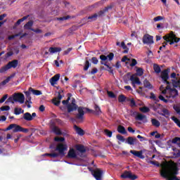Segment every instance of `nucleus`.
<instances>
[{"instance_id": "f257e3e1", "label": "nucleus", "mask_w": 180, "mask_h": 180, "mask_svg": "<svg viewBox=\"0 0 180 180\" xmlns=\"http://www.w3.org/2000/svg\"><path fill=\"white\" fill-rule=\"evenodd\" d=\"M162 170L160 171V175L162 178H166L167 180H180L175 175H178V165L169 160L167 162L163 163L161 165Z\"/></svg>"}, {"instance_id": "f03ea898", "label": "nucleus", "mask_w": 180, "mask_h": 180, "mask_svg": "<svg viewBox=\"0 0 180 180\" xmlns=\"http://www.w3.org/2000/svg\"><path fill=\"white\" fill-rule=\"evenodd\" d=\"M71 96H72V94L71 93L68 94V98L67 100H63L62 101L63 105H68V112L71 113V112H74V110L78 111V114L76 115V119L77 120H84V115H85V112H84V109H85L83 107H78V105L76 103L75 98H72L71 103L68 104L70 102V99H71Z\"/></svg>"}, {"instance_id": "7ed1b4c3", "label": "nucleus", "mask_w": 180, "mask_h": 180, "mask_svg": "<svg viewBox=\"0 0 180 180\" xmlns=\"http://www.w3.org/2000/svg\"><path fill=\"white\" fill-rule=\"evenodd\" d=\"M170 84H167L166 89L162 91L166 98H176L178 96V90L174 88H171Z\"/></svg>"}, {"instance_id": "20e7f679", "label": "nucleus", "mask_w": 180, "mask_h": 180, "mask_svg": "<svg viewBox=\"0 0 180 180\" xmlns=\"http://www.w3.org/2000/svg\"><path fill=\"white\" fill-rule=\"evenodd\" d=\"M163 39L165 41H169L170 46H172L174 43H179L180 41V38L176 37V35L172 31L165 35Z\"/></svg>"}, {"instance_id": "39448f33", "label": "nucleus", "mask_w": 180, "mask_h": 180, "mask_svg": "<svg viewBox=\"0 0 180 180\" xmlns=\"http://www.w3.org/2000/svg\"><path fill=\"white\" fill-rule=\"evenodd\" d=\"M13 133H18L19 131H20L21 133H28L29 132V129H26V128H23L22 127H20L18 124H10L6 129V130H12Z\"/></svg>"}, {"instance_id": "423d86ee", "label": "nucleus", "mask_w": 180, "mask_h": 180, "mask_svg": "<svg viewBox=\"0 0 180 180\" xmlns=\"http://www.w3.org/2000/svg\"><path fill=\"white\" fill-rule=\"evenodd\" d=\"M169 69H165L161 72L160 77L162 78V81L163 84H166L167 85H171V79L169 77Z\"/></svg>"}, {"instance_id": "0eeeda50", "label": "nucleus", "mask_w": 180, "mask_h": 180, "mask_svg": "<svg viewBox=\"0 0 180 180\" xmlns=\"http://www.w3.org/2000/svg\"><path fill=\"white\" fill-rule=\"evenodd\" d=\"M131 116H132V117H135L136 120L143 122V123H147V122H148V120H147V116L138 112L137 111H131Z\"/></svg>"}, {"instance_id": "6e6552de", "label": "nucleus", "mask_w": 180, "mask_h": 180, "mask_svg": "<svg viewBox=\"0 0 180 180\" xmlns=\"http://www.w3.org/2000/svg\"><path fill=\"white\" fill-rule=\"evenodd\" d=\"M68 147L67 146V145L63 144V143H58L56 146V151H58L59 154V155H62V157H64V155H65V151H67Z\"/></svg>"}, {"instance_id": "1a4fd4ad", "label": "nucleus", "mask_w": 180, "mask_h": 180, "mask_svg": "<svg viewBox=\"0 0 180 180\" xmlns=\"http://www.w3.org/2000/svg\"><path fill=\"white\" fill-rule=\"evenodd\" d=\"M142 41H143V44H148V46L154 44V37H153L148 34H146L143 35V37L142 38Z\"/></svg>"}, {"instance_id": "9d476101", "label": "nucleus", "mask_w": 180, "mask_h": 180, "mask_svg": "<svg viewBox=\"0 0 180 180\" xmlns=\"http://www.w3.org/2000/svg\"><path fill=\"white\" fill-rule=\"evenodd\" d=\"M93 176H94L96 180H102V175H103V172L99 169L96 168V169H90Z\"/></svg>"}, {"instance_id": "9b49d317", "label": "nucleus", "mask_w": 180, "mask_h": 180, "mask_svg": "<svg viewBox=\"0 0 180 180\" xmlns=\"http://www.w3.org/2000/svg\"><path fill=\"white\" fill-rule=\"evenodd\" d=\"M121 178H122V179H127L128 178L129 179L134 180L138 179L139 176L131 174V171H124V174H121Z\"/></svg>"}, {"instance_id": "f8f14e48", "label": "nucleus", "mask_w": 180, "mask_h": 180, "mask_svg": "<svg viewBox=\"0 0 180 180\" xmlns=\"http://www.w3.org/2000/svg\"><path fill=\"white\" fill-rule=\"evenodd\" d=\"M14 97V102H19V103H25V95L22 93H15L13 95Z\"/></svg>"}, {"instance_id": "ddd939ff", "label": "nucleus", "mask_w": 180, "mask_h": 180, "mask_svg": "<svg viewBox=\"0 0 180 180\" xmlns=\"http://www.w3.org/2000/svg\"><path fill=\"white\" fill-rule=\"evenodd\" d=\"M36 116H37L36 112H32V114H30V112H25L22 116V119L27 122H32V120H33Z\"/></svg>"}, {"instance_id": "4468645a", "label": "nucleus", "mask_w": 180, "mask_h": 180, "mask_svg": "<svg viewBox=\"0 0 180 180\" xmlns=\"http://www.w3.org/2000/svg\"><path fill=\"white\" fill-rule=\"evenodd\" d=\"M108 58V61H112V60L115 58V53L111 52L107 56L105 55L100 56V60H101V63H104V61H106Z\"/></svg>"}, {"instance_id": "2eb2a0df", "label": "nucleus", "mask_w": 180, "mask_h": 180, "mask_svg": "<svg viewBox=\"0 0 180 180\" xmlns=\"http://www.w3.org/2000/svg\"><path fill=\"white\" fill-rule=\"evenodd\" d=\"M51 129L53 133L56 134V136H61V135L65 136V134L63 133L61 131V129H60V128H58V127L54 126V124H53L51 125Z\"/></svg>"}, {"instance_id": "dca6fc26", "label": "nucleus", "mask_w": 180, "mask_h": 180, "mask_svg": "<svg viewBox=\"0 0 180 180\" xmlns=\"http://www.w3.org/2000/svg\"><path fill=\"white\" fill-rule=\"evenodd\" d=\"M131 154H133V155H135V157H138V158H141V160H144V155H143V151H137L134 150H130Z\"/></svg>"}, {"instance_id": "f3484780", "label": "nucleus", "mask_w": 180, "mask_h": 180, "mask_svg": "<svg viewBox=\"0 0 180 180\" xmlns=\"http://www.w3.org/2000/svg\"><path fill=\"white\" fill-rule=\"evenodd\" d=\"M58 79H60V74H56L50 79L49 82L52 86H54Z\"/></svg>"}, {"instance_id": "a211bd4d", "label": "nucleus", "mask_w": 180, "mask_h": 180, "mask_svg": "<svg viewBox=\"0 0 180 180\" xmlns=\"http://www.w3.org/2000/svg\"><path fill=\"white\" fill-rule=\"evenodd\" d=\"M130 81L132 84H136V85H141V82H140V78L136 77L134 75H131Z\"/></svg>"}, {"instance_id": "6ab92c4d", "label": "nucleus", "mask_w": 180, "mask_h": 180, "mask_svg": "<svg viewBox=\"0 0 180 180\" xmlns=\"http://www.w3.org/2000/svg\"><path fill=\"white\" fill-rule=\"evenodd\" d=\"M34 22L33 20H30L27 23L24 25V29L25 30H33V25Z\"/></svg>"}, {"instance_id": "aec40b11", "label": "nucleus", "mask_w": 180, "mask_h": 180, "mask_svg": "<svg viewBox=\"0 0 180 180\" xmlns=\"http://www.w3.org/2000/svg\"><path fill=\"white\" fill-rule=\"evenodd\" d=\"M19 64V60H13L12 61L8 62L7 65H8V68H16Z\"/></svg>"}, {"instance_id": "412c9836", "label": "nucleus", "mask_w": 180, "mask_h": 180, "mask_svg": "<svg viewBox=\"0 0 180 180\" xmlns=\"http://www.w3.org/2000/svg\"><path fill=\"white\" fill-rule=\"evenodd\" d=\"M136 141H137V139L133 138V136H129L127 140V144H129V146H134Z\"/></svg>"}, {"instance_id": "4be33fe9", "label": "nucleus", "mask_w": 180, "mask_h": 180, "mask_svg": "<svg viewBox=\"0 0 180 180\" xmlns=\"http://www.w3.org/2000/svg\"><path fill=\"white\" fill-rule=\"evenodd\" d=\"M29 16L30 15H25L22 17L21 19H19L18 20H17V22L14 24L13 29H16V27L19 26V25H20L22 22H25V20H26V19H27Z\"/></svg>"}, {"instance_id": "5701e85b", "label": "nucleus", "mask_w": 180, "mask_h": 180, "mask_svg": "<svg viewBox=\"0 0 180 180\" xmlns=\"http://www.w3.org/2000/svg\"><path fill=\"white\" fill-rule=\"evenodd\" d=\"M68 158H77V153H75V150L74 148L69 150L68 153Z\"/></svg>"}, {"instance_id": "b1692460", "label": "nucleus", "mask_w": 180, "mask_h": 180, "mask_svg": "<svg viewBox=\"0 0 180 180\" xmlns=\"http://www.w3.org/2000/svg\"><path fill=\"white\" fill-rule=\"evenodd\" d=\"M74 129L76 133L79 134V136H84V134H85V131H84V129H82L81 127L77 125H74Z\"/></svg>"}, {"instance_id": "393cba45", "label": "nucleus", "mask_w": 180, "mask_h": 180, "mask_svg": "<svg viewBox=\"0 0 180 180\" xmlns=\"http://www.w3.org/2000/svg\"><path fill=\"white\" fill-rule=\"evenodd\" d=\"M30 90L25 92V96H26V101H25V105H27V103H32V96H30Z\"/></svg>"}, {"instance_id": "a878e982", "label": "nucleus", "mask_w": 180, "mask_h": 180, "mask_svg": "<svg viewBox=\"0 0 180 180\" xmlns=\"http://www.w3.org/2000/svg\"><path fill=\"white\" fill-rule=\"evenodd\" d=\"M51 54H54V53H60L61 51V48L60 47H50L49 49Z\"/></svg>"}, {"instance_id": "bb28decb", "label": "nucleus", "mask_w": 180, "mask_h": 180, "mask_svg": "<svg viewBox=\"0 0 180 180\" xmlns=\"http://www.w3.org/2000/svg\"><path fill=\"white\" fill-rule=\"evenodd\" d=\"M117 131L121 134H127V131H126V128L122 125H119L117 127Z\"/></svg>"}, {"instance_id": "cd10ccee", "label": "nucleus", "mask_w": 180, "mask_h": 180, "mask_svg": "<svg viewBox=\"0 0 180 180\" xmlns=\"http://www.w3.org/2000/svg\"><path fill=\"white\" fill-rule=\"evenodd\" d=\"M151 123H152V126H154L155 127H160V126H161V123L160 122V121H158L155 118L151 119Z\"/></svg>"}, {"instance_id": "c85d7f7f", "label": "nucleus", "mask_w": 180, "mask_h": 180, "mask_svg": "<svg viewBox=\"0 0 180 180\" xmlns=\"http://www.w3.org/2000/svg\"><path fill=\"white\" fill-rule=\"evenodd\" d=\"M29 91L33 94V95H36L37 96H39L42 94L41 91L39 90H35L33 88L30 87L29 89Z\"/></svg>"}, {"instance_id": "c756f323", "label": "nucleus", "mask_w": 180, "mask_h": 180, "mask_svg": "<svg viewBox=\"0 0 180 180\" xmlns=\"http://www.w3.org/2000/svg\"><path fill=\"white\" fill-rule=\"evenodd\" d=\"M143 86L145 88H148V89H153V85L147 79L143 81Z\"/></svg>"}, {"instance_id": "7c9ffc66", "label": "nucleus", "mask_w": 180, "mask_h": 180, "mask_svg": "<svg viewBox=\"0 0 180 180\" xmlns=\"http://www.w3.org/2000/svg\"><path fill=\"white\" fill-rule=\"evenodd\" d=\"M76 150H77V151H79V153H86V149H85V146L82 145H77L76 146Z\"/></svg>"}, {"instance_id": "2f4dec72", "label": "nucleus", "mask_w": 180, "mask_h": 180, "mask_svg": "<svg viewBox=\"0 0 180 180\" xmlns=\"http://www.w3.org/2000/svg\"><path fill=\"white\" fill-rule=\"evenodd\" d=\"M101 65H105V67H107V68H108V72H110V74H113V68L108 65V62H101Z\"/></svg>"}, {"instance_id": "473e14b6", "label": "nucleus", "mask_w": 180, "mask_h": 180, "mask_svg": "<svg viewBox=\"0 0 180 180\" xmlns=\"http://www.w3.org/2000/svg\"><path fill=\"white\" fill-rule=\"evenodd\" d=\"M109 9H112V7L111 6L105 7L103 10H101L98 13V15L102 16V15H104L105 13H106V12H108Z\"/></svg>"}, {"instance_id": "72a5a7b5", "label": "nucleus", "mask_w": 180, "mask_h": 180, "mask_svg": "<svg viewBox=\"0 0 180 180\" xmlns=\"http://www.w3.org/2000/svg\"><path fill=\"white\" fill-rule=\"evenodd\" d=\"M13 77H15V75H11L9 77H8L6 79L1 82V85H6V84H8V82H9V81H11L12 78H13Z\"/></svg>"}, {"instance_id": "f704fd0d", "label": "nucleus", "mask_w": 180, "mask_h": 180, "mask_svg": "<svg viewBox=\"0 0 180 180\" xmlns=\"http://www.w3.org/2000/svg\"><path fill=\"white\" fill-rule=\"evenodd\" d=\"M45 155H46L47 157H51V158H57L60 157V154L57 153H45Z\"/></svg>"}, {"instance_id": "c9c22d12", "label": "nucleus", "mask_w": 180, "mask_h": 180, "mask_svg": "<svg viewBox=\"0 0 180 180\" xmlns=\"http://www.w3.org/2000/svg\"><path fill=\"white\" fill-rule=\"evenodd\" d=\"M8 70H11L8 65H6L3 66L1 68H0V74H4V72H6Z\"/></svg>"}, {"instance_id": "e433bc0d", "label": "nucleus", "mask_w": 180, "mask_h": 180, "mask_svg": "<svg viewBox=\"0 0 180 180\" xmlns=\"http://www.w3.org/2000/svg\"><path fill=\"white\" fill-rule=\"evenodd\" d=\"M153 70L156 74H160V72H161V68H160V65L158 64L153 65Z\"/></svg>"}, {"instance_id": "4c0bfd02", "label": "nucleus", "mask_w": 180, "mask_h": 180, "mask_svg": "<svg viewBox=\"0 0 180 180\" xmlns=\"http://www.w3.org/2000/svg\"><path fill=\"white\" fill-rule=\"evenodd\" d=\"M126 96L123 94H121L118 96V102L120 103H123V102H126Z\"/></svg>"}, {"instance_id": "58836bf2", "label": "nucleus", "mask_w": 180, "mask_h": 180, "mask_svg": "<svg viewBox=\"0 0 180 180\" xmlns=\"http://www.w3.org/2000/svg\"><path fill=\"white\" fill-rule=\"evenodd\" d=\"M54 141H57L58 143H63L65 141V138L56 136L54 138Z\"/></svg>"}, {"instance_id": "ea45409f", "label": "nucleus", "mask_w": 180, "mask_h": 180, "mask_svg": "<svg viewBox=\"0 0 180 180\" xmlns=\"http://www.w3.org/2000/svg\"><path fill=\"white\" fill-rule=\"evenodd\" d=\"M104 134L107 136V137H112V134H113V132L109 129H104Z\"/></svg>"}, {"instance_id": "a19ab883", "label": "nucleus", "mask_w": 180, "mask_h": 180, "mask_svg": "<svg viewBox=\"0 0 180 180\" xmlns=\"http://www.w3.org/2000/svg\"><path fill=\"white\" fill-rule=\"evenodd\" d=\"M173 109L175 110V112L178 114L180 115V105L176 104L173 106Z\"/></svg>"}, {"instance_id": "79ce46f5", "label": "nucleus", "mask_w": 180, "mask_h": 180, "mask_svg": "<svg viewBox=\"0 0 180 180\" xmlns=\"http://www.w3.org/2000/svg\"><path fill=\"white\" fill-rule=\"evenodd\" d=\"M139 110H141V112H143V113H148V112H150V108L146 106L140 108Z\"/></svg>"}, {"instance_id": "37998d69", "label": "nucleus", "mask_w": 180, "mask_h": 180, "mask_svg": "<svg viewBox=\"0 0 180 180\" xmlns=\"http://www.w3.org/2000/svg\"><path fill=\"white\" fill-rule=\"evenodd\" d=\"M172 143L174 144H177V146H179V147H180V138L179 137H175L173 140H172Z\"/></svg>"}, {"instance_id": "c03bdc74", "label": "nucleus", "mask_w": 180, "mask_h": 180, "mask_svg": "<svg viewBox=\"0 0 180 180\" xmlns=\"http://www.w3.org/2000/svg\"><path fill=\"white\" fill-rule=\"evenodd\" d=\"M136 74L137 75H139V77H141V75L144 74V70H143V68H139L136 70Z\"/></svg>"}, {"instance_id": "a18cd8bd", "label": "nucleus", "mask_w": 180, "mask_h": 180, "mask_svg": "<svg viewBox=\"0 0 180 180\" xmlns=\"http://www.w3.org/2000/svg\"><path fill=\"white\" fill-rule=\"evenodd\" d=\"M94 109L96 111V115H100L102 113V111H101V108H99V106H98V105H94Z\"/></svg>"}, {"instance_id": "49530a36", "label": "nucleus", "mask_w": 180, "mask_h": 180, "mask_svg": "<svg viewBox=\"0 0 180 180\" xmlns=\"http://www.w3.org/2000/svg\"><path fill=\"white\" fill-rule=\"evenodd\" d=\"M52 102L55 106H60V103H61V101L56 98L53 99Z\"/></svg>"}, {"instance_id": "de8ad7c7", "label": "nucleus", "mask_w": 180, "mask_h": 180, "mask_svg": "<svg viewBox=\"0 0 180 180\" xmlns=\"http://www.w3.org/2000/svg\"><path fill=\"white\" fill-rule=\"evenodd\" d=\"M11 110V107L9 105H4L0 108V110L1 112H5Z\"/></svg>"}, {"instance_id": "09e8293b", "label": "nucleus", "mask_w": 180, "mask_h": 180, "mask_svg": "<svg viewBox=\"0 0 180 180\" xmlns=\"http://www.w3.org/2000/svg\"><path fill=\"white\" fill-rule=\"evenodd\" d=\"M68 19H71V16L70 15H67V16H64V17H60V18H58L57 20H68Z\"/></svg>"}, {"instance_id": "8fccbe9b", "label": "nucleus", "mask_w": 180, "mask_h": 180, "mask_svg": "<svg viewBox=\"0 0 180 180\" xmlns=\"http://www.w3.org/2000/svg\"><path fill=\"white\" fill-rule=\"evenodd\" d=\"M91 64L89 63V60H86L85 65L84 67V71H88V68H89V66Z\"/></svg>"}, {"instance_id": "3c124183", "label": "nucleus", "mask_w": 180, "mask_h": 180, "mask_svg": "<svg viewBox=\"0 0 180 180\" xmlns=\"http://www.w3.org/2000/svg\"><path fill=\"white\" fill-rule=\"evenodd\" d=\"M97 18H98V14L95 13L93 15L89 16L88 19L93 21V20H96Z\"/></svg>"}, {"instance_id": "603ef678", "label": "nucleus", "mask_w": 180, "mask_h": 180, "mask_svg": "<svg viewBox=\"0 0 180 180\" xmlns=\"http://www.w3.org/2000/svg\"><path fill=\"white\" fill-rule=\"evenodd\" d=\"M117 139L120 141H122V143H124V141H126V139H124V136H123L120 134L117 135Z\"/></svg>"}, {"instance_id": "864d4df0", "label": "nucleus", "mask_w": 180, "mask_h": 180, "mask_svg": "<svg viewBox=\"0 0 180 180\" xmlns=\"http://www.w3.org/2000/svg\"><path fill=\"white\" fill-rule=\"evenodd\" d=\"M107 94L109 98H112V99H115V98H116V95L112 91H107Z\"/></svg>"}, {"instance_id": "5fc2aeb1", "label": "nucleus", "mask_w": 180, "mask_h": 180, "mask_svg": "<svg viewBox=\"0 0 180 180\" xmlns=\"http://www.w3.org/2000/svg\"><path fill=\"white\" fill-rule=\"evenodd\" d=\"M14 113H15V115H20L22 113V108H15L14 109Z\"/></svg>"}, {"instance_id": "6e6d98bb", "label": "nucleus", "mask_w": 180, "mask_h": 180, "mask_svg": "<svg viewBox=\"0 0 180 180\" xmlns=\"http://www.w3.org/2000/svg\"><path fill=\"white\" fill-rule=\"evenodd\" d=\"M130 67H135V65H137V60L134 58L131 59V63L129 64Z\"/></svg>"}, {"instance_id": "4d7b16f0", "label": "nucleus", "mask_w": 180, "mask_h": 180, "mask_svg": "<svg viewBox=\"0 0 180 180\" xmlns=\"http://www.w3.org/2000/svg\"><path fill=\"white\" fill-rule=\"evenodd\" d=\"M159 99L162 101V102H165V103H168V99H165V97H164L162 95L159 96Z\"/></svg>"}, {"instance_id": "13d9d810", "label": "nucleus", "mask_w": 180, "mask_h": 180, "mask_svg": "<svg viewBox=\"0 0 180 180\" xmlns=\"http://www.w3.org/2000/svg\"><path fill=\"white\" fill-rule=\"evenodd\" d=\"M162 19H164V17L159 15V16L154 18L153 20H154V22H160V20H162Z\"/></svg>"}, {"instance_id": "bf43d9fd", "label": "nucleus", "mask_w": 180, "mask_h": 180, "mask_svg": "<svg viewBox=\"0 0 180 180\" xmlns=\"http://www.w3.org/2000/svg\"><path fill=\"white\" fill-rule=\"evenodd\" d=\"M6 99H8V94L3 96V97L0 99V103H4Z\"/></svg>"}, {"instance_id": "052dcab7", "label": "nucleus", "mask_w": 180, "mask_h": 180, "mask_svg": "<svg viewBox=\"0 0 180 180\" xmlns=\"http://www.w3.org/2000/svg\"><path fill=\"white\" fill-rule=\"evenodd\" d=\"M72 48H68L67 50L64 51L63 56H67L68 53H71Z\"/></svg>"}, {"instance_id": "680f3d73", "label": "nucleus", "mask_w": 180, "mask_h": 180, "mask_svg": "<svg viewBox=\"0 0 180 180\" xmlns=\"http://www.w3.org/2000/svg\"><path fill=\"white\" fill-rule=\"evenodd\" d=\"M91 62L93 63V64H98V63H99V60H98V58L96 57H93L91 58Z\"/></svg>"}, {"instance_id": "e2e57ef3", "label": "nucleus", "mask_w": 180, "mask_h": 180, "mask_svg": "<svg viewBox=\"0 0 180 180\" xmlns=\"http://www.w3.org/2000/svg\"><path fill=\"white\" fill-rule=\"evenodd\" d=\"M136 106V101H134V99H131L130 101V107L131 108H134Z\"/></svg>"}, {"instance_id": "0e129e2a", "label": "nucleus", "mask_w": 180, "mask_h": 180, "mask_svg": "<svg viewBox=\"0 0 180 180\" xmlns=\"http://www.w3.org/2000/svg\"><path fill=\"white\" fill-rule=\"evenodd\" d=\"M13 101H15V98L13 96H10L8 99H7V102L9 103V102H11V103H15V102H13Z\"/></svg>"}, {"instance_id": "69168bd1", "label": "nucleus", "mask_w": 180, "mask_h": 180, "mask_svg": "<svg viewBox=\"0 0 180 180\" xmlns=\"http://www.w3.org/2000/svg\"><path fill=\"white\" fill-rule=\"evenodd\" d=\"M150 164H151L152 165H156V167H160V163L155 161H150Z\"/></svg>"}, {"instance_id": "338daca9", "label": "nucleus", "mask_w": 180, "mask_h": 180, "mask_svg": "<svg viewBox=\"0 0 180 180\" xmlns=\"http://www.w3.org/2000/svg\"><path fill=\"white\" fill-rule=\"evenodd\" d=\"M32 32H34V33H43V31L40 29H36L34 28L32 30Z\"/></svg>"}, {"instance_id": "774afa93", "label": "nucleus", "mask_w": 180, "mask_h": 180, "mask_svg": "<svg viewBox=\"0 0 180 180\" xmlns=\"http://www.w3.org/2000/svg\"><path fill=\"white\" fill-rule=\"evenodd\" d=\"M96 72H98V68H93L91 71V75L96 74Z\"/></svg>"}]
</instances>
